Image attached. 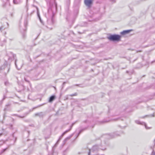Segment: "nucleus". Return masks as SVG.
Returning <instances> with one entry per match:
<instances>
[{"label":"nucleus","instance_id":"1","mask_svg":"<svg viewBox=\"0 0 155 155\" xmlns=\"http://www.w3.org/2000/svg\"><path fill=\"white\" fill-rule=\"evenodd\" d=\"M48 13L50 15L51 18V19H48V22L50 25L53 24L54 22L53 17L54 15V13L53 12L52 9L51 8H49L48 9Z\"/></svg>","mask_w":155,"mask_h":155},{"label":"nucleus","instance_id":"2","mask_svg":"<svg viewBox=\"0 0 155 155\" xmlns=\"http://www.w3.org/2000/svg\"><path fill=\"white\" fill-rule=\"evenodd\" d=\"M107 39H120L121 36L117 35H111L110 34H107Z\"/></svg>","mask_w":155,"mask_h":155},{"label":"nucleus","instance_id":"3","mask_svg":"<svg viewBox=\"0 0 155 155\" xmlns=\"http://www.w3.org/2000/svg\"><path fill=\"white\" fill-rule=\"evenodd\" d=\"M73 124H72L71 126V127H70V128L68 130H66V131H65L64 132L63 134H62V135L60 137L59 139L58 140L57 142V143H55V146H56L58 144V142L61 139V138H62V137H63V136L65 134H66L69 131L71 130V128L73 126Z\"/></svg>","mask_w":155,"mask_h":155},{"label":"nucleus","instance_id":"4","mask_svg":"<svg viewBox=\"0 0 155 155\" xmlns=\"http://www.w3.org/2000/svg\"><path fill=\"white\" fill-rule=\"evenodd\" d=\"M132 31V30H124L123 31L120 32V34L122 35H127L130 33V32Z\"/></svg>","mask_w":155,"mask_h":155},{"label":"nucleus","instance_id":"5","mask_svg":"<svg viewBox=\"0 0 155 155\" xmlns=\"http://www.w3.org/2000/svg\"><path fill=\"white\" fill-rule=\"evenodd\" d=\"M92 2V0H85L84 3L86 5L89 7L91 6Z\"/></svg>","mask_w":155,"mask_h":155},{"label":"nucleus","instance_id":"6","mask_svg":"<svg viewBox=\"0 0 155 155\" xmlns=\"http://www.w3.org/2000/svg\"><path fill=\"white\" fill-rule=\"evenodd\" d=\"M135 122L137 124H143V123L144 124V125H145V128L147 129H150L151 128L150 127H149V128H148L147 127V125L146 124L144 123L143 122H142V123H141L139 121V120H136L135 121Z\"/></svg>","mask_w":155,"mask_h":155},{"label":"nucleus","instance_id":"7","mask_svg":"<svg viewBox=\"0 0 155 155\" xmlns=\"http://www.w3.org/2000/svg\"><path fill=\"white\" fill-rule=\"evenodd\" d=\"M110 40L114 43H117L119 41L120 39H110Z\"/></svg>","mask_w":155,"mask_h":155},{"label":"nucleus","instance_id":"8","mask_svg":"<svg viewBox=\"0 0 155 155\" xmlns=\"http://www.w3.org/2000/svg\"><path fill=\"white\" fill-rule=\"evenodd\" d=\"M55 98V96H52L50 97L49 100V102H51L54 100Z\"/></svg>","mask_w":155,"mask_h":155},{"label":"nucleus","instance_id":"9","mask_svg":"<svg viewBox=\"0 0 155 155\" xmlns=\"http://www.w3.org/2000/svg\"><path fill=\"white\" fill-rule=\"evenodd\" d=\"M20 2V0H13V3L15 4H18Z\"/></svg>","mask_w":155,"mask_h":155},{"label":"nucleus","instance_id":"10","mask_svg":"<svg viewBox=\"0 0 155 155\" xmlns=\"http://www.w3.org/2000/svg\"><path fill=\"white\" fill-rule=\"evenodd\" d=\"M72 136V135L70 137H67L65 139V141H67V140H69L71 137Z\"/></svg>","mask_w":155,"mask_h":155},{"label":"nucleus","instance_id":"11","mask_svg":"<svg viewBox=\"0 0 155 155\" xmlns=\"http://www.w3.org/2000/svg\"><path fill=\"white\" fill-rule=\"evenodd\" d=\"M76 95H77V94L76 93H75L74 94H71V95H70V96H76Z\"/></svg>","mask_w":155,"mask_h":155},{"label":"nucleus","instance_id":"12","mask_svg":"<svg viewBox=\"0 0 155 155\" xmlns=\"http://www.w3.org/2000/svg\"><path fill=\"white\" fill-rule=\"evenodd\" d=\"M15 66H16V67H17V68H18V69H19V68H17V64H16V61H15Z\"/></svg>","mask_w":155,"mask_h":155},{"label":"nucleus","instance_id":"13","mask_svg":"<svg viewBox=\"0 0 155 155\" xmlns=\"http://www.w3.org/2000/svg\"><path fill=\"white\" fill-rule=\"evenodd\" d=\"M152 155H155V153L153 152L152 153Z\"/></svg>","mask_w":155,"mask_h":155},{"label":"nucleus","instance_id":"14","mask_svg":"<svg viewBox=\"0 0 155 155\" xmlns=\"http://www.w3.org/2000/svg\"><path fill=\"white\" fill-rule=\"evenodd\" d=\"M25 80L26 81H27L26 80V78H25Z\"/></svg>","mask_w":155,"mask_h":155},{"label":"nucleus","instance_id":"15","mask_svg":"<svg viewBox=\"0 0 155 155\" xmlns=\"http://www.w3.org/2000/svg\"><path fill=\"white\" fill-rule=\"evenodd\" d=\"M141 51H137V52H140Z\"/></svg>","mask_w":155,"mask_h":155},{"label":"nucleus","instance_id":"16","mask_svg":"<svg viewBox=\"0 0 155 155\" xmlns=\"http://www.w3.org/2000/svg\"><path fill=\"white\" fill-rule=\"evenodd\" d=\"M2 29V28H0V30H1Z\"/></svg>","mask_w":155,"mask_h":155},{"label":"nucleus","instance_id":"17","mask_svg":"<svg viewBox=\"0 0 155 155\" xmlns=\"http://www.w3.org/2000/svg\"><path fill=\"white\" fill-rule=\"evenodd\" d=\"M38 10H37V12H38Z\"/></svg>","mask_w":155,"mask_h":155}]
</instances>
